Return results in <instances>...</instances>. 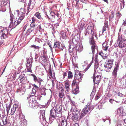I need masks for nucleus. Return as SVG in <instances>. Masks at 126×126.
<instances>
[{
	"mask_svg": "<svg viewBox=\"0 0 126 126\" xmlns=\"http://www.w3.org/2000/svg\"><path fill=\"white\" fill-rule=\"evenodd\" d=\"M93 27L91 26H88L86 30L85 33V36L89 35L90 36V43L92 45L91 47L92 52L93 56L95 52L97 54L98 51V47L96 44L95 43V41L94 40L93 36L94 34L92 31Z\"/></svg>",
	"mask_w": 126,
	"mask_h": 126,
	"instance_id": "1",
	"label": "nucleus"
},
{
	"mask_svg": "<svg viewBox=\"0 0 126 126\" xmlns=\"http://www.w3.org/2000/svg\"><path fill=\"white\" fill-rule=\"evenodd\" d=\"M18 14V16L15 20L11 22L9 27L14 28L19 24L23 19L25 13V8H21L20 11L18 13V10H17Z\"/></svg>",
	"mask_w": 126,
	"mask_h": 126,
	"instance_id": "2",
	"label": "nucleus"
},
{
	"mask_svg": "<svg viewBox=\"0 0 126 126\" xmlns=\"http://www.w3.org/2000/svg\"><path fill=\"white\" fill-rule=\"evenodd\" d=\"M116 44L117 47L122 48L126 46V38L124 36L119 33Z\"/></svg>",
	"mask_w": 126,
	"mask_h": 126,
	"instance_id": "3",
	"label": "nucleus"
},
{
	"mask_svg": "<svg viewBox=\"0 0 126 126\" xmlns=\"http://www.w3.org/2000/svg\"><path fill=\"white\" fill-rule=\"evenodd\" d=\"M94 108V105H91L89 104H88L83 109L80 116V119H82L87 114H89L91 112Z\"/></svg>",
	"mask_w": 126,
	"mask_h": 126,
	"instance_id": "4",
	"label": "nucleus"
},
{
	"mask_svg": "<svg viewBox=\"0 0 126 126\" xmlns=\"http://www.w3.org/2000/svg\"><path fill=\"white\" fill-rule=\"evenodd\" d=\"M32 58H29L27 61L26 65V69H25V72H32Z\"/></svg>",
	"mask_w": 126,
	"mask_h": 126,
	"instance_id": "5",
	"label": "nucleus"
},
{
	"mask_svg": "<svg viewBox=\"0 0 126 126\" xmlns=\"http://www.w3.org/2000/svg\"><path fill=\"white\" fill-rule=\"evenodd\" d=\"M28 103L29 106L31 108H37V101L35 98H33L32 97L29 98Z\"/></svg>",
	"mask_w": 126,
	"mask_h": 126,
	"instance_id": "6",
	"label": "nucleus"
},
{
	"mask_svg": "<svg viewBox=\"0 0 126 126\" xmlns=\"http://www.w3.org/2000/svg\"><path fill=\"white\" fill-rule=\"evenodd\" d=\"M53 104L52 106L56 111L57 114L59 115H58V117H61L62 106L59 104H56L54 106H53Z\"/></svg>",
	"mask_w": 126,
	"mask_h": 126,
	"instance_id": "7",
	"label": "nucleus"
},
{
	"mask_svg": "<svg viewBox=\"0 0 126 126\" xmlns=\"http://www.w3.org/2000/svg\"><path fill=\"white\" fill-rule=\"evenodd\" d=\"M33 78V80L35 82H37L39 85V87L43 86L44 82L43 80L39 78H37L36 75L34 74H32Z\"/></svg>",
	"mask_w": 126,
	"mask_h": 126,
	"instance_id": "8",
	"label": "nucleus"
},
{
	"mask_svg": "<svg viewBox=\"0 0 126 126\" xmlns=\"http://www.w3.org/2000/svg\"><path fill=\"white\" fill-rule=\"evenodd\" d=\"M70 39L71 40H70V42H71L72 43H73V45L77 44L78 42L79 39V35L77 34L74 36L73 34L70 37Z\"/></svg>",
	"mask_w": 126,
	"mask_h": 126,
	"instance_id": "9",
	"label": "nucleus"
},
{
	"mask_svg": "<svg viewBox=\"0 0 126 126\" xmlns=\"http://www.w3.org/2000/svg\"><path fill=\"white\" fill-rule=\"evenodd\" d=\"M1 32L2 34L1 38L2 39H5L8 37L9 35L7 29L6 28H4L1 30Z\"/></svg>",
	"mask_w": 126,
	"mask_h": 126,
	"instance_id": "10",
	"label": "nucleus"
},
{
	"mask_svg": "<svg viewBox=\"0 0 126 126\" xmlns=\"http://www.w3.org/2000/svg\"><path fill=\"white\" fill-rule=\"evenodd\" d=\"M96 74V71L94 69V73L93 76V81L94 83L98 84L100 81V80L101 78V76L98 75H97L96 76V77H95Z\"/></svg>",
	"mask_w": 126,
	"mask_h": 126,
	"instance_id": "11",
	"label": "nucleus"
},
{
	"mask_svg": "<svg viewBox=\"0 0 126 126\" xmlns=\"http://www.w3.org/2000/svg\"><path fill=\"white\" fill-rule=\"evenodd\" d=\"M50 117L49 120L51 121L54 120L56 116H58L59 114H57L56 111L53 108L50 111Z\"/></svg>",
	"mask_w": 126,
	"mask_h": 126,
	"instance_id": "12",
	"label": "nucleus"
},
{
	"mask_svg": "<svg viewBox=\"0 0 126 126\" xmlns=\"http://www.w3.org/2000/svg\"><path fill=\"white\" fill-rule=\"evenodd\" d=\"M19 104L18 103H17L15 104L12 107L10 110V115H13L14 114L16 110H17L19 109V107H18Z\"/></svg>",
	"mask_w": 126,
	"mask_h": 126,
	"instance_id": "13",
	"label": "nucleus"
},
{
	"mask_svg": "<svg viewBox=\"0 0 126 126\" xmlns=\"http://www.w3.org/2000/svg\"><path fill=\"white\" fill-rule=\"evenodd\" d=\"M83 76V75H82L79 71L77 70L75 71V74L74 78L76 79H79L80 80H82Z\"/></svg>",
	"mask_w": 126,
	"mask_h": 126,
	"instance_id": "14",
	"label": "nucleus"
},
{
	"mask_svg": "<svg viewBox=\"0 0 126 126\" xmlns=\"http://www.w3.org/2000/svg\"><path fill=\"white\" fill-rule=\"evenodd\" d=\"M19 119L20 120L21 124L22 125H27V121L25 119L24 116L23 114L21 113L19 114Z\"/></svg>",
	"mask_w": 126,
	"mask_h": 126,
	"instance_id": "15",
	"label": "nucleus"
},
{
	"mask_svg": "<svg viewBox=\"0 0 126 126\" xmlns=\"http://www.w3.org/2000/svg\"><path fill=\"white\" fill-rule=\"evenodd\" d=\"M16 76V73L9 74L7 78V83L8 81H12L15 80Z\"/></svg>",
	"mask_w": 126,
	"mask_h": 126,
	"instance_id": "16",
	"label": "nucleus"
},
{
	"mask_svg": "<svg viewBox=\"0 0 126 126\" xmlns=\"http://www.w3.org/2000/svg\"><path fill=\"white\" fill-rule=\"evenodd\" d=\"M70 111L72 112L73 114H75L78 117H79L81 115L80 111L76 108L73 109V108H72Z\"/></svg>",
	"mask_w": 126,
	"mask_h": 126,
	"instance_id": "17",
	"label": "nucleus"
},
{
	"mask_svg": "<svg viewBox=\"0 0 126 126\" xmlns=\"http://www.w3.org/2000/svg\"><path fill=\"white\" fill-rule=\"evenodd\" d=\"M81 81L79 79H76L74 78L72 84V88H74V87L75 86V85L76 86H78V85L79 84L80 82Z\"/></svg>",
	"mask_w": 126,
	"mask_h": 126,
	"instance_id": "18",
	"label": "nucleus"
},
{
	"mask_svg": "<svg viewBox=\"0 0 126 126\" xmlns=\"http://www.w3.org/2000/svg\"><path fill=\"white\" fill-rule=\"evenodd\" d=\"M105 70L107 72H110L112 68V66L108 64L107 63H105L104 65Z\"/></svg>",
	"mask_w": 126,
	"mask_h": 126,
	"instance_id": "19",
	"label": "nucleus"
},
{
	"mask_svg": "<svg viewBox=\"0 0 126 126\" xmlns=\"http://www.w3.org/2000/svg\"><path fill=\"white\" fill-rule=\"evenodd\" d=\"M67 125V122L66 120L64 118L62 119L61 122L59 123L58 126H66Z\"/></svg>",
	"mask_w": 126,
	"mask_h": 126,
	"instance_id": "20",
	"label": "nucleus"
},
{
	"mask_svg": "<svg viewBox=\"0 0 126 126\" xmlns=\"http://www.w3.org/2000/svg\"><path fill=\"white\" fill-rule=\"evenodd\" d=\"M92 63V61H91L90 63L89 64L87 63H86L84 65H83V68L84 69V71L85 72H86L87 71L91 65Z\"/></svg>",
	"mask_w": 126,
	"mask_h": 126,
	"instance_id": "21",
	"label": "nucleus"
},
{
	"mask_svg": "<svg viewBox=\"0 0 126 126\" xmlns=\"http://www.w3.org/2000/svg\"><path fill=\"white\" fill-rule=\"evenodd\" d=\"M80 116L79 117H78V116L76 115L75 114H72V115L71 116V119L74 122H76L78 120H80L81 119H80Z\"/></svg>",
	"mask_w": 126,
	"mask_h": 126,
	"instance_id": "22",
	"label": "nucleus"
},
{
	"mask_svg": "<svg viewBox=\"0 0 126 126\" xmlns=\"http://www.w3.org/2000/svg\"><path fill=\"white\" fill-rule=\"evenodd\" d=\"M76 51L79 52H81L83 50V46L82 44L78 45L76 47Z\"/></svg>",
	"mask_w": 126,
	"mask_h": 126,
	"instance_id": "23",
	"label": "nucleus"
},
{
	"mask_svg": "<svg viewBox=\"0 0 126 126\" xmlns=\"http://www.w3.org/2000/svg\"><path fill=\"white\" fill-rule=\"evenodd\" d=\"M75 87L73 88L72 92L73 94H76L79 92V88L78 86H76L75 88Z\"/></svg>",
	"mask_w": 126,
	"mask_h": 126,
	"instance_id": "24",
	"label": "nucleus"
},
{
	"mask_svg": "<svg viewBox=\"0 0 126 126\" xmlns=\"http://www.w3.org/2000/svg\"><path fill=\"white\" fill-rule=\"evenodd\" d=\"M69 51L70 53H71L73 52L74 49H75V48L74 47V45H73L72 43H71L69 42Z\"/></svg>",
	"mask_w": 126,
	"mask_h": 126,
	"instance_id": "25",
	"label": "nucleus"
},
{
	"mask_svg": "<svg viewBox=\"0 0 126 126\" xmlns=\"http://www.w3.org/2000/svg\"><path fill=\"white\" fill-rule=\"evenodd\" d=\"M45 110H43L41 111V114H40V119H42L44 121V120L46 121L45 117Z\"/></svg>",
	"mask_w": 126,
	"mask_h": 126,
	"instance_id": "26",
	"label": "nucleus"
},
{
	"mask_svg": "<svg viewBox=\"0 0 126 126\" xmlns=\"http://www.w3.org/2000/svg\"><path fill=\"white\" fill-rule=\"evenodd\" d=\"M102 45L103 50L105 51H107L109 47L107 43L106 42H104L103 43Z\"/></svg>",
	"mask_w": 126,
	"mask_h": 126,
	"instance_id": "27",
	"label": "nucleus"
},
{
	"mask_svg": "<svg viewBox=\"0 0 126 126\" xmlns=\"http://www.w3.org/2000/svg\"><path fill=\"white\" fill-rule=\"evenodd\" d=\"M118 66H117L116 67H115L113 71V72L112 73V75L114 77V78H115L117 76V72L118 69Z\"/></svg>",
	"mask_w": 126,
	"mask_h": 126,
	"instance_id": "28",
	"label": "nucleus"
},
{
	"mask_svg": "<svg viewBox=\"0 0 126 126\" xmlns=\"http://www.w3.org/2000/svg\"><path fill=\"white\" fill-rule=\"evenodd\" d=\"M61 45V43L59 41H56L54 42L53 48H59L60 46Z\"/></svg>",
	"mask_w": 126,
	"mask_h": 126,
	"instance_id": "29",
	"label": "nucleus"
},
{
	"mask_svg": "<svg viewBox=\"0 0 126 126\" xmlns=\"http://www.w3.org/2000/svg\"><path fill=\"white\" fill-rule=\"evenodd\" d=\"M16 92L18 93L19 95H22L25 93V91L22 88H18L16 90Z\"/></svg>",
	"mask_w": 126,
	"mask_h": 126,
	"instance_id": "30",
	"label": "nucleus"
},
{
	"mask_svg": "<svg viewBox=\"0 0 126 126\" xmlns=\"http://www.w3.org/2000/svg\"><path fill=\"white\" fill-rule=\"evenodd\" d=\"M64 85L65 87L66 92H68L70 91V85L68 82H66L65 83Z\"/></svg>",
	"mask_w": 126,
	"mask_h": 126,
	"instance_id": "31",
	"label": "nucleus"
},
{
	"mask_svg": "<svg viewBox=\"0 0 126 126\" xmlns=\"http://www.w3.org/2000/svg\"><path fill=\"white\" fill-rule=\"evenodd\" d=\"M114 60L113 59H110L107 60L105 63H107L111 66L113 64Z\"/></svg>",
	"mask_w": 126,
	"mask_h": 126,
	"instance_id": "32",
	"label": "nucleus"
},
{
	"mask_svg": "<svg viewBox=\"0 0 126 126\" xmlns=\"http://www.w3.org/2000/svg\"><path fill=\"white\" fill-rule=\"evenodd\" d=\"M46 89L44 88H42L40 89V92L41 95H43L45 96L46 95V93L45 90Z\"/></svg>",
	"mask_w": 126,
	"mask_h": 126,
	"instance_id": "33",
	"label": "nucleus"
},
{
	"mask_svg": "<svg viewBox=\"0 0 126 126\" xmlns=\"http://www.w3.org/2000/svg\"><path fill=\"white\" fill-rule=\"evenodd\" d=\"M61 37L63 39H66L67 38L66 33L63 31L62 32Z\"/></svg>",
	"mask_w": 126,
	"mask_h": 126,
	"instance_id": "34",
	"label": "nucleus"
},
{
	"mask_svg": "<svg viewBox=\"0 0 126 126\" xmlns=\"http://www.w3.org/2000/svg\"><path fill=\"white\" fill-rule=\"evenodd\" d=\"M41 56L43 57V56H46V52L45 50H43L41 51Z\"/></svg>",
	"mask_w": 126,
	"mask_h": 126,
	"instance_id": "35",
	"label": "nucleus"
},
{
	"mask_svg": "<svg viewBox=\"0 0 126 126\" xmlns=\"http://www.w3.org/2000/svg\"><path fill=\"white\" fill-rule=\"evenodd\" d=\"M11 105L10 104H6V111L7 114H8L9 113V111L11 107Z\"/></svg>",
	"mask_w": 126,
	"mask_h": 126,
	"instance_id": "36",
	"label": "nucleus"
},
{
	"mask_svg": "<svg viewBox=\"0 0 126 126\" xmlns=\"http://www.w3.org/2000/svg\"><path fill=\"white\" fill-rule=\"evenodd\" d=\"M49 74L51 77H50V78H51V77L54 79H55V76L54 73V72L53 73V74H52L51 71H50L49 72Z\"/></svg>",
	"mask_w": 126,
	"mask_h": 126,
	"instance_id": "37",
	"label": "nucleus"
},
{
	"mask_svg": "<svg viewBox=\"0 0 126 126\" xmlns=\"http://www.w3.org/2000/svg\"><path fill=\"white\" fill-rule=\"evenodd\" d=\"M46 56H43L41 57V58L42 60V63L43 62L44 64H45L46 63V62L47 61V59L46 58Z\"/></svg>",
	"mask_w": 126,
	"mask_h": 126,
	"instance_id": "38",
	"label": "nucleus"
},
{
	"mask_svg": "<svg viewBox=\"0 0 126 126\" xmlns=\"http://www.w3.org/2000/svg\"><path fill=\"white\" fill-rule=\"evenodd\" d=\"M25 79V75L24 74H21L19 76L18 79H19L21 81H22Z\"/></svg>",
	"mask_w": 126,
	"mask_h": 126,
	"instance_id": "39",
	"label": "nucleus"
},
{
	"mask_svg": "<svg viewBox=\"0 0 126 126\" xmlns=\"http://www.w3.org/2000/svg\"><path fill=\"white\" fill-rule=\"evenodd\" d=\"M34 16L39 19H41L42 18L40 13L38 12L36 13Z\"/></svg>",
	"mask_w": 126,
	"mask_h": 126,
	"instance_id": "40",
	"label": "nucleus"
},
{
	"mask_svg": "<svg viewBox=\"0 0 126 126\" xmlns=\"http://www.w3.org/2000/svg\"><path fill=\"white\" fill-rule=\"evenodd\" d=\"M94 61L95 65H98L99 64V62L97 60V54H95Z\"/></svg>",
	"mask_w": 126,
	"mask_h": 126,
	"instance_id": "41",
	"label": "nucleus"
},
{
	"mask_svg": "<svg viewBox=\"0 0 126 126\" xmlns=\"http://www.w3.org/2000/svg\"><path fill=\"white\" fill-rule=\"evenodd\" d=\"M68 76L67 78L68 79H71L73 77V76L72 73L71 71H69L68 72Z\"/></svg>",
	"mask_w": 126,
	"mask_h": 126,
	"instance_id": "42",
	"label": "nucleus"
},
{
	"mask_svg": "<svg viewBox=\"0 0 126 126\" xmlns=\"http://www.w3.org/2000/svg\"><path fill=\"white\" fill-rule=\"evenodd\" d=\"M31 47H32L33 48H34V49H37L39 50V49L40 48V47L38 46H36L35 45H32L31 46Z\"/></svg>",
	"mask_w": 126,
	"mask_h": 126,
	"instance_id": "43",
	"label": "nucleus"
},
{
	"mask_svg": "<svg viewBox=\"0 0 126 126\" xmlns=\"http://www.w3.org/2000/svg\"><path fill=\"white\" fill-rule=\"evenodd\" d=\"M10 20L11 22L13 21V19H14V16L13 14L11 13L10 14Z\"/></svg>",
	"mask_w": 126,
	"mask_h": 126,
	"instance_id": "44",
	"label": "nucleus"
},
{
	"mask_svg": "<svg viewBox=\"0 0 126 126\" xmlns=\"http://www.w3.org/2000/svg\"><path fill=\"white\" fill-rule=\"evenodd\" d=\"M111 14L109 16V19L110 20V19H112L114 17V12H111Z\"/></svg>",
	"mask_w": 126,
	"mask_h": 126,
	"instance_id": "45",
	"label": "nucleus"
},
{
	"mask_svg": "<svg viewBox=\"0 0 126 126\" xmlns=\"http://www.w3.org/2000/svg\"><path fill=\"white\" fill-rule=\"evenodd\" d=\"M64 95V93H59V96L60 97V99H62V98L63 96Z\"/></svg>",
	"mask_w": 126,
	"mask_h": 126,
	"instance_id": "46",
	"label": "nucleus"
},
{
	"mask_svg": "<svg viewBox=\"0 0 126 126\" xmlns=\"http://www.w3.org/2000/svg\"><path fill=\"white\" fill-rule=\"evenodd\" d=\"M47 44L48 45L49 47H50L51 51L52 52L53 48L52 47V45L49 42H48Z\"/></svg>",
	"mask_w": 126,
	"mask_h": 126,
	"instance_id": "47",
	"label": "nucleus"
},
{
	"mask_svg": "<svg viewBox=\"0 0 126 126\" xmlns=\"http://www.w3.org/2000/svg\"><path fill=\"white\" fill-rule=\"evenodd\" d=\"M50 14L51 15V16L52 17V19H53V18H54L55 17V13L53 12H52V11H51L50 12Z\"/></svg>",
	"mask_w": 126,
	"mask_h": 126,
	"instance_id": "48",
	"label": "nucleus"
},
{
	"mask_svg": "<svg viewBox=\"0 0 126 126\" xmlns=\"http://www.w3.org/2000/svg\"><path fill=\"white\" fill-rule=\"evenodd\" d=\"M85 24L83 23H80V29L81 30L82 29L83 27L84 26Z\"/></svg>",
	"mask_w": 126,
	"mask_h": 126,
	"instance_id": "49",
	"label": "nucleus"
},
{
	"mask_svg": "<svg viewBox=\"0 0 126 126\" xmlns=\"http://www.w3.org/2000/svg\"><path fill=\"white\" fill-rule=\"evenodd\" d=\"M117 112L118 113H119V112L121 114L120 115H121V114H122L123 113V110L122 109L120 108L118 109Z\"/></svg>",
	"mask_w": 126,
	"mask_h": 126,
	"instance_id": "50",
	"label": "nucleus"
},
{
	"mask_svg": "<svg viewBox=\"0 0 126 126\" xmlns=\"http://www.w3.org/2000/svg\"><path fill=\"white\" fill-rule=\"evenodd\" d=\"M64 88L63 87H61L60 88V91L59 93H64Z\"/></svg>",
	"mask_w": 126,
	"mask_h": 126,
	"instance_id": "51",
	"label": "nucleus"
},
{
	"mask_svg": "<svg viewBox=\"0 0 126 126\" xmlns=\"http://www.w3.org/2000/svg\"><path fill=\"white\" fill-rule=\"evenodd\" d=\"M35 22L34 23L32 22L30 25V26L32 28H34L35 27Z\"/></svg>",
	"mask_w": 126,
	"mask_h": 126,
	"instance_id": "52",
	"label": "nucleus"
},
{
	"mask_svg": "<svg viewBox=\"0 0 126 126\" xmlns=\"http://www.w3.org/2000/svg\"><path fill=\"white\" fill-rule=\"evenodd\" d=\"M64 48H65V46L61 44V45L60 46V47L58 48L60 49L61 50H63L64 49Z\"/></svg>",
	"mask_w": 126,
	"mask_h": 126,
	"instance_id": "53",
	"label": "nucleus"
},
{
	"mask_svg": "<svg viewBox=\"0 0 126 126\" xmlns=\"http://www.w3.org/2000/svg\"><path fill=\"white\" fill-rule=\"evenodd\" d=\"M2 121L4 125H6L7 123V118L5 119L4 120H3Z\"/></svg>",
	"mask_w": 126,
	"mask_h": 126,
	"instance_id": "54",
	"label": "nucleus"
},
{
	"mask_svg": "<svg viewBox=\"0 0 126 126\" xmlns=\"http://www.w3.org/2000/svg\"><path fill=\"white\" fill-rule=\"evenodd\" d=\"M100 97V95H99V94H97L95 97V100H98L99 98V97Z\"/></svg>",
	"mask_w": 126,
	"mask_h": 126,
	"instance_id": "55",
	"label": "nucleus"
},
{
	"mask_svg": "<svg viewBox=\"0 0 126 126\" xmlns=\"http://www.w3.org/2000/svg\"><path fill=\"white\" fill-rule=\"evenodd\" d=\"M67 74L66 72H63V79L65 78V77L67 76Z\"/></svg>",
	"mask_w": 126,
	"mask_h": 126,
	"instance_id": "56",
	"label": "nucleus"
},
{
	"mask_svg": "<svg viewBox=\"0 0 126 126\" xmlns=\"http://www.w3.org/2000/svg\"><path fill=\"white\" fill-rule=\"evenodd\" d=\"M38 28L39 29V31H40V32H41L42 31H43V29H42V28L41 27V26L40 25L38 26Z\"/></svg>",
	"mask_w": 126,
	"mask_h": 126,
	"instance_id": "57",
	"label": "nucleus"
},
{
	"mask_svg": "<svg viewBox=\"0 0 126 126\" xmlns=\"http://www.w3.org/2000/svg\"><path fill=\"white\" fill-rule=\"evenodd\" d=\"M94 92L93 91L91 92L90 94V96L91 98H93L94 95Z\"/></svg>",
	"mask_w": 126,
	"mask_h": 126,
	"instance_id": "58",
	"label": "nucleus"
},
{
	"mask_svg": "<svg viewBox=\"0 0 126 126\" xmlns=\"http://www.w3.org/2000/svg\"><path fill=\"white\" fill-rule=\"evenodd\" d=\"M116 15L117 16H118L119 17H120L122 15L119 11H118Z\"/></svg>",
	"mask_w": 126,
	"mask_h": 126,
	"instance_id": "59",
	"label": "nucleus"
},
{
	"mask_svg": "<svg viewBox=\"0 0 126 126\" xmlns=\"http://www.w3.org/2000/svg\"><path fill=\"white\" fill-rule=\"evenodd\" d=\"M6 10V8H0V12H5Z\"/></svg>",
	"mask_w": 126,
	"mask_h": 126,
	"instance_id": "60",
	"label": "nucleus"
},
{
	"mask_svg": "<svg viewBox=\"0 0 126 126\" xmlns=\"http://www.w3.org/2000/svg\"><path fill=\"white\" fill-rule=\"evenodd\" d=\"M32 30L31 29H29L27 31V32L30 33L32 32Z\"/></svg>",
	"mask_w": 126,
	"mask_h": 126,
	"instance_id": "61",
	"label": "nucleus"
},
{
	"mask_svg": "<svg viewBox=\"0 0 126 126\" xmlns=\"http://www.w3.org/2000/svg\"><path fill=\"white\" fill-rule=\"evenodd\" d=\"M35 40L36 41L39 42L40 41L41 39L36 37L35 38Z\"/></svg>",
	"mask_w": 126,
	"mask_h": 126,
	"instance_id": "62",
	"label": "nucleus"
},
{
	"mask_svg": "<svg viewBox=\"0 0 126 126\" xmlns=\"http://www.w3.org/2000/svg\"><path fill=\"white\" fill-rule=\"evenodd\" d=\"M36 90L35 89H32V94H33V95H35V93L36 92Z\"/></svg>",
	"mask_w": 126,
	"mask_h": 126,
	"instance_id": "63",
	"label": "nucleus"
},
{
	"mask_svg": "<svg viewBox=\"0 0 126 126\" xmlns=\"http://www.w3.org/2000/svg\"><path fill=\"white\" fill-rule=\"evenodd\" d=\"M104 26H105V27H106L107 28L108 27V22L106 21L104 23Z\"/></svg>",
	"mask_w": 126,
	"mask_h": 126,
	"instance_id": "64",
	"label": "nucleus"
}]
</instances>
